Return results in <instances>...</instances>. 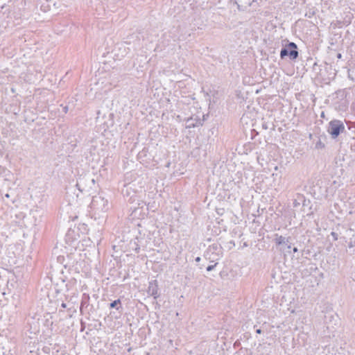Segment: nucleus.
Instances as JSON below:
<instances>
[{"label":"nucleus","instance_id":"obj_1","mask_svg":"<svg viewBox=\"0 0 355 355\" xmlns=\"http://www.w3.org/2000/svg\"><path fill=\"white\" fill-rule=\"evenodd\" d=\"M92 214L96 218H101L110 209L109 202L101 194L93 196L90 204Z\"/></svg>","mask_w":355,"mask_h":355},{"label":"nucleus","instance_id":"obj_2","mask_svg":"<svg viewBox=\"0 0 355 355\" xmlns=\"http://www.w3.org/2000/svg\"><path fill=\"white\" fill-rule=\"evenodd\" d=\"M95 184L94 179L88 175H80L76 181V187L81 193H87Z\"/></svg>","mask_w":355,"mask_h":355},{"label":"nucleus","instance_id":"obj_3","mask_svg":"<svg viewBox=\"0 0 355 355\" xmlns=\"http://www.w3.org/2000/svg\"><path fill=\"white\" fill-rule=\"evenodd\" d=\"M299 56L297 46L295 42H290L280 51L281 59L288 57L291 60H295Z\"/></svg>","mask_w":355,"mask_h":355},{"label":"nucleus","instance_id":"obj_4","mask_svg":"<svg viewBox=\"0 0 355 355\" xmlns=\"http://www.w3.org/2000/svg\"><path fill=\"white\" fill-rule=\"evenodd\" d=\"M345 130V125L340 120H332L329 123L327 132L331 138L336 139L339 135Z\"/></svg>","mask_w":355,"mask_h":355},{"label":"nucleus","instance_id":"obj_5","mask_svg":"<svg viewBox=\"0 0 355 355\" xmlns=\"http://www.w3.org/2000/svg\"><path fill=\"white\" fill-rule=\"evenodd\" d=\"M122 193L124 197H129V201L130 203H133L137 198L135 190L132 189L131 183H128L124 185L122 189Z\"/></svg>","mask_w":355,"mask_h":355},{"label":"nucleus","instance_id":"obj_6","mask_svg":"<svg viewBox=\"0 0 355 355\" xmlns=\"http://www.w3.org/2000/svg\"><path fill=\"white\" fill-rule=\"evenodd\" d=\"M200 125H202V121L200 119V116L197 115L191 116V117L187 118L185 121L186 128L189 129Z\"/></svg>","mask_w":355,"mask_h":355},{"label":"nucleus","instance_id":"obj_7","mask_svg":"<svg viewBox=\"0 0 355 355\" xmlns=\"http://www.w3.org/2000/svg\"><path fill=\"white\" fill-rule=\"evenodd\" d=\"M148 295L153 296L154 299H157L159 297L158 295V284L157 280H153L149 282L148 291Z\"/></svg>","mask_w":355,"mask_h":355},{"label":"nucleus","instance_id":"obj_8","mask_svg":"<svg viewBox=\"0 0 355 355\" xmlns=\"http://www.w3.org/2000/svg\"><path fill=\"white\" fill-rule=\"evenodd\" d=\"M257 1V0H238L235 1V3L239 10H245Z\"/></svg>","mask_w":355,"mask_h":355},{"label":"nucleus","instance_id":"obj_9","mask_svg":"<svg viewBox=\"0 0 355 355\" xmlns=\"http://www.w3.org/2000/svg\"><path fill=\"white\" fill-rule=\"evenodd\" d=\"M291 237L286 238L282 235H279L278 234H275L274 241L277 246L282 245H287L290 243Z\"/></svg>","mask_w":355,"mask_h":355},{"label":"nucleus","instance_id":"obj_10","mask_svg":"<svg viewBox=\"0 0 355 355\" xmlns=\"http://www.w3.org/2000/svg\"><path fill=\"white\" fill-rule=\"evenodd\" d=\"M110 308L114 309L115 308L116 310L122 309L121 300L119 299L114 300L110 304Z\"/></svg>","mask_w":355,"mask_h":355},{"label":"nucleus","instance_id":"obj_11","mask_svg":"<svg viewBox=\"0 0 355 355\" xmlns=\"http://www.w3.org/2000/svg\"><path fill=\"white\" fill-rule=\"evenodd\" d=\"M261 127L264 130H268V129L273 130L274 129V125L272 123L266 122L263 120L261 123Z\"/></svg>","mask_w":355,"mask_h":355},{"label":"nucleus","instance_id":"obj_12","mask_svg":"<svg viewBox=\"0 0 355 355\" xmlns=\"http://www.w3.org/2000/svg\"><path fill=\"white\" fill-rule=\"evenodd\" d=\"M212 249H213V250H216V249H217V246H216V245L215 246L214 245H213L211 247L210 246V247H209V248L208 249V250L207 251V252H206V254H205V257H207V256L209 255V254L210 251H211ZM206 259H210V257H206Z\"/></svg>","mask_w":355,"mask_h":355},{"label":"nucleus","instance_id":"obj_13","mask_svg":"<svg viewBox=\"0 0 355 355\" xmlns=\"http://www.w3.org/2000/svg\"><path fill=\"white\" fill-rule=\"evenodd\" d=\"M218 263H215L214 264H212V265H209L207 267V271L209 272V271H211L213 270L215 267L217 266Z\"/></svg>","mask_w":355,"mask_h":355},{"label":"nucleus","instance_id":"obj_14","mask_svg":"<svg viewBox=\"0 0 355 355\" xmlns=\"http://www.w3.org/2000/svg\"><path fill=\"white\" fill-rule=\"evenodd\" d=\"M88 300L89 298L85 300H83L82 302H81V304H80V310H82V309L85 306H87V302H88Z\"/></svg>","mask_w":355,"mask_h":355},{"label":"nucleus","instance_id":"obj_15","mask_svg":"<svg viewBox=\"0 0 355 355\" xmlns=\"http://www.w3.org/2000/svg\"><path fill=\"white\" fill-rule=\"evenodd\" d=\"M315 12L313 11L309 10L308 12L305 14V16L311 18L314 15Z\"/></svg>","mask_w":355,"mask_h":355},{"label":"nucleus","instance_id":"obj_16","mask_svg":"<svg viewBox=\"0 0 355 355\" xmlns=\"http://www.w3.org/2000/svg\"><path fill=\"white\" fill-rule=\"evenodd\" d=\"M331 236L333 237L334 240V241H337L338 239V235L337 233L334 232H331Z\"/></svg>","mask_w":355,"mask_h":355},{"label":"nucleus","instance_id":"obj_17","mask_svg":"<svg viewBox=\"0 0 355 355\" xmlns=\"http://www.w3.org/2000/svg\"><path fill=\"white\" fill-rule=\"evenodd\" d=\"M135 244L136 245V248H135V250L136 252L138 253L139 250V245L137 244H136V243H135Z\"/></svg>","mask_w":355,"mask_h":355},{"label":"nucleus","instance_id":"obj_18","mask_svg":"<svg viewBox=\"0 0 355 355\" xmlns=\"http://www.w3.org/2000/svg\"><path fill=\"white\" fill-rule=\"evenodd\" d=\"M63 111H64V113H67V111H68V107L67 106H64L63 107Z\"/></svg>","mask_w":355,"mask_h":355},{"label":"nucleus","instance_id":"obj_19","mask_svg":"<svg viewBox=\"0 0 355 355\" xmlns=\"http://www.w3.org/2000/svg\"><path fill=\"white\" fill-rule=\"evenodd\" d=\"M293 252H294V253L297 252H298V249H297V248L294 247V248H293Z\"/></svg>","mask_w":355,"mask_h":355},{"label":"nucleus","instance_id":"obj_20","mask_svg":"<svg viewBox=\"0 0 355 355\" xmlns=\"http://www.w3.org/2000/svg\"><path fill=\"white\" fill-rule=\"evenodd\" d=\"M61 307L63 308V309H65L67 307V304L65 303L62 302L61 304Z\"/></svg>","mask_w":355,"mask_h":355},{"label":"nucleus","instance_id":"obj_21","mask_svg":"<svg viewBox=\"0 0 355 355\" xmlns=\"http://www.w3.org/2000/svg\"><path fill=\"white\" fill-rule=\"evenodd\" d=\"M200 259H200V257H196V258L195 261H196V262H199V261H200Z\"/></svg>","mask_w":355,"mask_h":355},{"label":"nucleus","instance_id":"obj_22","mask_svg":"<svg viewBox=\"0 0 355 355\" xmlns=\"http://www.w3.org/2000/svg\"><path fill=\"white\" fill-rule=\"evenodd\" d=\"M256 332H257V334H260L261 333V329H257L256 330Z\"/></svg>","mask_w":355,"mask_h":355},{"label":"nucleus","instance_id":"obj_23","mask_svg":"<svg viewBox=\"0 0 355 355\" xmlns=\"http://www.w3.org/2000/svg\"><path fill=\"white\" fill-rule=\"evenodd\" d=\"M341 57H342L341 53H338L337 58L340 59V58H341Z\"/></svg>","mask_w":355,"mask_h":355},{"label":"nucleus","instance_id":"obj_24","mask_svg":"<svg viewBox=\"0 0 355 355\" xmlns=\"http://www.w3.org/2000/svg\"><path fill=\"white\" fill-rule=\"evenodd\" d=\"M349 248H352V247H353V244H352V242H350V243H349Z\"/></svg>","mask_w":355,"mask_h":355},{"label":"nucleus","instance_id":"obj_25","mask_svg":"<svg viewBox=\"0 0 355 355\" xmlns=\"http://www.w3.org/2000/svg\"><path fill=\"white\" fill-rule=\"evenodd\" d=\"M287 248H288V249L291 248V244H288H288H287Z\"/></svg>","mask_w":355,"mask_h":355},{"label":"nucleus","instance_id":"obj_26","mask_svg":"<svg viewBox=\"0 0 355 355\" xmlns=\"http://www.w3.org/2000/svg\"><path fill=\"white\" fill-rule=\"evenodd\" d=\"M6 198H9V195H8V194H6Z\"/></svg>","mask_w":355,"mask_h":355}]
</instances>
